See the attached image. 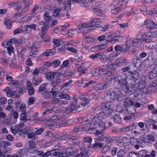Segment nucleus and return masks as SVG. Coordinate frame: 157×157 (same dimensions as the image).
Returning <instances> with one entry per match:
<instances>
[{
  "instance_id": "f257e3e1",
  "label": "nucleus",
  "mask_w": 157,
  "mask_h": 157,
  "mask_svg": "<svg viewBox=\"0 0 157 157\" xmlns=\"http://www.w3.org/2000/svg\"><path fill=\"white\" fill-rule=\"evenodd\" d=\"M66 151L65 152H55L53 151H48L45 153H44L43 151H36V150L33 151V153H35L36 155L41 157H48L51 156H58L59 157H68L70 156H75L77 157L76 153L77 149H74L72 147H68L67 149L65 148Z\"/></svg>"
},
{
  "instance_id": "f03ea898",
  "label": "nucleus",
  "mask_w": 157,
  "mask_h": 157,
  "mask_svg": "<svg viewBox=\"0 0 157 157\" xmlns=\"http://www.w3.org/2000/svg\"><path fill=\"white\" fill-rule=\"evenodd\" d=\"M101 111L99 113H97L96 115L93 116L92 115L88 116L86 118L83 119L84 122L86 124H89L91 121L95 123V119L98 116L102 117L104 118H106L110 116L113 112V110L108 106L107 104L102 102L101 103Z\"/></svg>"
},
{
  "instance_id": "7ed1b4c3",
  "label": "nucleus",
  "mask_w": 157,
  "mask_h": 157,
  "mask_svg": "<svg viewBox=\"0 0 157 157\" xmlns=\"http://www.w3.org/2000/svg\"><path fill=\"white\" fill-rule=\"evenodd\" d=\"M71 4V2L68 1L66 4L63 5L62 7L56 8L54 11V15L59 18L65 17V16L68 18L70 15L67 12L70 11Z\"/></svg>"
},
{
  "instance_id": "20e7f679",
  "label": "nucleus",
  "mask_w": 157,
  "mask_h": 157,
  "mask_svg": "<svg viewBox=\"0 0 157 157\" xmlns=\"http://www.w3.org/2000/svg\"><path fill=\"white\" fill-rule=\"evenodd\" d=\"M106 94L108 97L113 100H119L121 96V92L118 88L108 91Z\"/></svg>"
},
{
  "instance_id": "39448f33",
  "label": "nucleus",
  "mask_w": 157,
  "mask_h": 157,
  "mask_svg": "<svg viewBox=\"0 0 157 157\" xmlns=\"http://www.w3.org/2000/svg\"><path fill=\"white\" fill-rule=\"evenodd\" d=\"M101 118L105 119L101 116H98L95 119V123L94 126H95L99 128V131H102L105 129V123L101 120Z\"/></svg>"
},
{
  "instance_id": "423d86ee",
  "label": "nucleus",
  "mask_w": 157,
  "mask_h": 157,
  "mask_svg": "<svg viewBox=\"0 0 157 157\" xmlns=\"http://www.w3.org/2000/svg\"><path fill=\"white\" fill-rule=\"evenodd\" d=\"M95 28H92L90 23H83L79 25L78 28L76 31L78 32H82L84 33H86L84 31H90V30L94 29Z\"/></svg>"
},
{
  "instance_id": "0eeeda50",
  "label": "nucleus",
  "mask_w": 157,
  "mask_h": 157,
  "mask_svg": "<svg viewBox=\"0 0 157 157\" xmlns=\"http://www.w3.org/2000/svg\"><path fill=\"white\" fill-rule=\"evenodd\" d=\"M43 17L44 20L40 21L39 23V25H42L44 23L49 24L50 22L52 20V18L50 15V13L48 12L45 11L43 15Z\"/></svg>"
},
{
  "instance_id": "6e6552de",
  "label": "nucleus",
  "mask_w": 157,
  "mask_h": 157,
  "mask_svg": "<svg viewBox=\"0 0 157 157\" xmlns=\"http://www.w3.org/2000/svg\"><path fill=\"white\" fill-rule=\"evenodd\" d=\"M130 76V80L133 82H136L139 78V73L137 72V69L134 70H131L129 71Z\"/></svg>"
},
{
  "instance_id": "1a4fd4ad",
  "label": "nucleus",
  "mask_w": 157,
  "mask_h": 157,
  "mask_svg": "<svg viewBox=\"0 0 157 157\" xmlns=\"http://www.w3.org/2000/svg\"><path fill=\"white\" fill-rule=\"evenodd\" d=\"M81 106L77 105L75 102H72L67 107V110L68 111L75 112V111H79V109Z\"/></svg>"
},
{
  "instance_id": "9d476101",
  "label": "nucleus",
  "mask_w": 157,
  "mask_h": 157,
  "mask_svg": "<svg viewBox=\"0 0 157 157\" xmlns=\"http://www.w3.org/2000/svg\"><path fill=\"white\" fill-rule=\"evenodd\" d=\"M86 94L90 101L93 99H96L98 98L97 91L95 90L89 91Z\"/></svg>"
},
{
  "instance_id": "9b49d317",
  "label": "nucleus",
  "mask_w": 157,
  "mask_h": 157,
  "mask_svg": "<svg viewBox=\"0 0 157 157\" xmlns=\"http://www.w3.org/2000/svg\"><path fill=\"white\" fill-rule=\"evenodd\" d=\"M134 100L130 97H127L125 98L124 100V106L126 108L128 106H131L134 105Z\"/></svg>"
},
{
  "instance_id": "f8f14e48",
  "label": "nucleus",
  "mask_w": 157,
  "mask_h": 157,
  "mask_svg": "<svg viewBox=\"0 0 157 157\" xmlns=\"http://www.w3.org/2000/svg\"><path fill=\"white\" fill-rule=\"evenodd\" d=\"M132 63L136 67H139L142 64V60L139 56L134 58L132 59Z\"/></svg>"
},
{
  "instance_id": "ddd939ff",
  "label": "nucleus",
  "mask_w": 157,
  "mask_h": 157,
  "mask_svg": "<svg viewBox=\"0 0 157 157\" xmlns=\"http://www.w3.org/2000/svg\"><path fill=\"white\" fill-rule=\"evenodd\" d=\"M145 23L146 28L147 29H152L157 28V25L150 20L145 21Z\"/></svg>"
},
{
  "instance_id": "4468645a",
  "label": "nucleus",
  "mask_w": 157,
  "mask_h": 157,
  "mask_svg": "<svg viewBox=\"0 0 157 157\" xmlns=\"http://www.w3.org/2000/svg\"><path fill=\"white\" fill-rule=\"evenodd\" d=\"M128 2L127 0H114L112 3V6H122L125 5Z\"/></svg>"
},
{
  "instance_id": "2eb2a0df",
  "label": "nucleus",
  "mask_w": 157,
  "mask_h": 157,
  "mask_svg": "<svg viewBox=\"0 0 157 157\" xmlns=\"http://www.w3.org/2000/svg\"><path fill=\"white\" fill-rule=\"evenodd\" d=\"M43 25H44L41 28V31L42 32V33L41 35V37L42 38H43V37H44V35L47 33V32L48 30V29L50 27V26L49 24L44 23Z\"/></svg>"
},
{
  "instance_id": "dca6fc26",
  "label": "nucleus",
  "mask_w": 157,
  "mask_h": 157,
  "mask_svg": "<svg viewBox=\"0 0 157 157\" xmlns=\"http://www.w3.org/2000/svg\"><path fill=\"white\" fill-rule=\"evenodd\" d=\"M99 19L96 18H94L91 20L90 23L92 28L96 27H99L98 26L100 23V22L99 21Z\"/></svg>"
},
{
  "instance_id": "f3484780",
  "label": "nucleus",
  "mask_w": 157,
  "mask_h": 157,
  "mask_svg": "<svg viewBox=\"0 0 157 157\" xmlns=\"http://www.w3.org/2000/svg\"><path fill=\"white\" fill-rule=\"evenodd\" d=\"M117 82L121 87L123 88H125L128 83L126 78H121L120 79H118Z\"/></svg>"
},
{
  "instance_id": "a211bd4d",
  "label": "nucleus",
  "mask_w": 157,
  "mask_h": 157,
  "mask_svg": "<svg viewBox=\"0 0 157 157\" xmlns=\"http://www.w3.org/2000/svg\"><path fill=\"white\" fill-rule=\"evenodd\" d=\"M109 84L107 82L99 83L97 84L95 87L96 90H101L106 88L108 86Z\"/></svg>"
},
{
  "instance_id": "6ab92c4d",
  "label": "nucleus",
  "mask_w": 157,
  "mask_h": 157,
  "mask_svg": "<svg viewBox=\"0 0 157 157\" xmlns=\"http://www.w3.org/2000/svg\"><path fill=\"white\" fill-rule=\"evenodd\" d=\"M75 136V138H73L72 141H71V143H69L68 142H66L65 143V145H67V144H68L70 145V146L72 145L78 146L79 145V144L81 142L79 141H78L77 140V139L78 137L77 136Z\"/></svg>"
},
{
  "instance_id": "aec40b11",
  "label": "nucleus",
  "mask_w": 157,
  "mask_h": 157,
  "mask_svg": "<svg viewBox=\"0 0 157 157\" xmlns=\"http://www.w3.org/2000/svg\"><path fill=\"white\" fill-rule=\"evenodd\" d=\"M47 86V84L46 83H44L40 85L38 87V93L43 95L47 90L46 87Z\"/></svg>"
},
{
  "instance_id": "412c9836",
  "label": "nucleus",
  "mask_w": 157,
  "mask_h": 157,
  "mask_svg": "<svg viewBox=\"0 0 157 157\" xmlns=\"http://www.w3.org/2000/svg\"><path fill=\"white\" fill-rule=\"evenodd\" d=\"M157 76V67L151 70L149 72V78L153 79Z\"/></svg>"
},
{
  "instance_id": "4be33fe9",
  "label": "nucleus",
  "mask_w": 157,
  "mask_h": 157,
  "mask_svg": "<svg viewBox=\"0 0 157 157\" xmlns=\"http://www.w3.org/2000/svg\"><path fill=\"white\" fill-rule=\"evenodd\" d=\"M20 119L25 122H27L31 120V118L30 117L28 116L27 113L23 112L20 115Z\"/></svg>"
},
{
  "instance_id": "5701e85b",
  "label": "nucleus",
  "mask_w": 157,
  "mask_h": 157,
  "mask_svg": "<svg viewBox=\"0 0 157 157\" xmlns=\"http://www.w3.org/2000/svg\"><path fill=\"white\" fill-rule=\"evenodd\" d=\"M19 155L21 157L23 156H27L30 155V152L28 151L26 149H23L19 150L17 151Z\"/></svg>"
},
{
  "instance_id": "b1692460",
  "label": "nucleus",
  "mask_w": 157,
  "mask_h": 157,
  "mask_svg": "<svg viewBox=\"0 0 157 157\" xmlns=\"http://www.w3.org/2000/svg\"><path fill=\"white\" fill-rule=\"evenodd\" d=\"M112 118L116 123L120 124L121 122L122 118L119 114H115L112 116Z\"/></svg>"
},
{
  "instance_id": "393cba45",
  "label": "nucleus",
  "mask_w": 157,
  "mask_h": 157,
  "mask_svg": "<svg viewBox=\"0 0 157 157\" xmlns=\"http://www.w3.org/2000/svg\"><path fill=\"white\" fill-rule=\"evenodd\" d=\"M142 39L136 38L133 40L132 41V45L135 47L140 46L142 43Z\"/></svg>"
},
{
  "instance_id": "a878e982",
  "label": "nucleus",
  "mask_w": 157,
  "mask_h": 157,
  "mask_svg": "<svg viewBox=\"0 0 157 157\" xmlns=\"http://www.w3.org/2000/svg\"><path fill=\"white\" fill-rule=\"evenodd\" d=\"M42 79L41 78H37L35 76L33 77V84L35 86L39 85L41 82Z\"/></svg>"
},
{
  "instance_id": "bb28decb",
  "label": "nucleus",
  "mask_w": 157,
  "mask_h": 157,
  "mask_svg": "<svg viewBox=\"0 0 157 157\" xmlns=\"http://www.w3.org/2000/svg\"><path fill=\"white\" fill-rule=\"evenodd\" d=\"M90 125L86 124H84L83 127V130L86 131V133L87 134L92 133L93 129L92 128H90Z\"/></svg>"
},
{
  "instance_id": "cd10ccee",
  "label": "nucleus",
  "mask_w": 157,
  "mask_h": 157,
  "mask_svg": "<svg viewBox=\"0 0 157 157\" xmlns=\"http://www.w3.org/2000/svg\"><path fill=\"white\" fill-rule=\"evenodd\" d=\"M117 6H112V4L111 5V11L112 13L115 14L119 13L120 12V7Z\"/></svg>"
},
{
  "instance_id": "c85d7f7f",
  "label": "nucleus",
  "mask_w": 157,
  "mask_h": 157,
  "mask_svg": "<svg viewBox=\"0 0 157 157\" xmlns=\"http://www.w3.org/2000/svg\"><path fill=\"white\" fill-rule=\"evenodd\" d=\"M6 94L7 97H12L14 96V98H19V97L20 96V95H19L16 93V91L15 90L11 91V90L10 91L6 93Z\"/></svg>"
},
{
  "instance_id": "c756f323",
  "label": "nucleus",
  "mask_w": 157,
  "mask_h": 157,
  "mask_svg": "<svg viewBox=\"0 0 157 157\" xmlns=\"http://www.w3.org/2000/svg\"><path fill=\"white\" fill-rule=\"evenodd\" d=\"M114 70V67L113 64H110L108 67L107 66V75L110 76Z\"/></svg>"
},
{
  "instance_id": "7c9ffc66",
  "label": "nucleus",
  "mask_w": 157,
  "mask_h": 157,
  "mask_svg": "<svg viewBox=\"0 0 157 157\" xmlns=\"http://www.w3.org/2000/svg\"><path fill=\"white\" fill-rule=\"evenodd\" d=\"M103 144L101 143H96L94 144H90V147L94 149H96L102 147Z\"/></svg>"
},
{
  "instance_id": "2f4dec72",
  "label": "nucleus",
  "mask_w": 157,
  "mask_h": 157,
  "mask_svg": "<svg viewBox=\"0 0 157 157\" xmlns=\"http://www.w3.org/2000/svg\"><path fill=\"white\" fill-rule=\"evenodd\" d=\"M154 52L152 50H151V51L147 53L148 54V57L146 59V60L152 61L153 62H155V57L153 56Z\"/></svg>"
},
{
  "instance_id": "473e14b6",
  "label": "nucleus",
  "mask_w": 157,
  "mask_h": 157,
  "mask_svg": "<svg viewBox=\"0 0 157 157\" xmlns=\"http://www.w3.org/2000/svg\"><path fill=\"white\" fill-rule=\"evenodd\" d=\"M91 151L90 150H88L86 151H82L80 154H78L77 155V157H83V156H90V154H91Z\"/></svg>"
},
{
  "instance_id": "72a5a7b5",
  "label": "nucleus",
  "mask_w": 157,
  "mask_h": 157,
  "mask_svg": "<svg viewBox=\"0 0 157 157\" xmlns=\"http://www.w3.org/2000/svg\"><path fill=\"white\" fill-rule=\"evenodd\" d=\"M125 88H126L125 91L127 94L128 95H131L133 93L134 90L131 85H127Z\"/></svg>"
},
{
  "instance_id": "f704fd0d",
  "label": "nucleus",
  "mask_w": 157,
  "mask_h": 157,
  "mask_svg": "<svg viewBox=\"0 0 157 157\" xmlns=\"http://www.w3.org/2000/svg\"><path fill=\"white\" fill-rule=\"evenodd\" d=\"M140 84H141L139 82H131L130 83L131 86H132V87L134 90L137 89H141L142 87H140Z\"/></svg>"
},
{
  "instance_id": "c9c22d12",
  "label": "nucleus",
  "mask_w": 157,
  "mask_h": 157,
  "mask_svg": "<svg viewBox=\"0 0 157 157\" xmlns=\"http://www.w3.org/2000/svg\"><path fill=\"white\" fill-rule=\"evenodd\" d=\"M37 48L35 47H32L31 48V54L29 56L30 58H31V56L35 57L36 56V52H37Z\"/></svg>"
},
{
  "instance_id": "e433bc0d",
  "label": "nucleus",
  "mask_w": 157,
  "mask_h": 157,
  "mask_svg": "<svg viewBox=\"0 0 157 157\" xmlns=\"http://www.w3.org/2000/svg\"><path fill=\"white\" fill-rule=\"evenodd\" d=\"M56 53V52L54 51H52V49H48L46 50L45 52L43 53L42 54L44 55H45L46 56H52L54 55Z\"/></svg>"
},
{
  "instance_id": "4c0bfd02",
  "label": "nucleus",
  "mask_w": 157,
  "mask_h": 157,
  "mask_svg": "<svg viewBox=\"0 0 157 157\" xmlns=\"http://www.w3.org/2000/svg\"><path fill=\"white\" fill-rule=\"evenodd\" d=\"M55 75V72L48 73L46 75V78L48 80H52L54 79Z\"/></svg>"
},
{
  "instance_id": "58836bf2",
  "label": "nucleus",
  "mask_w": 157,
  "mask_h": 157,
  "mask_svg": "<svg viewBox=\"0 0 157 157\" xmlns=\"http://www.w3.org/2000/svg\"><path fill=\"white\" fill-rule=\"evenodd\" d=\"M53 42L55 45H56L57 47L59 46L60 45L62 44L63 43V40L60 39H53Z\"/></svg>"
},
{
  "instance_id": "ea45409f",
  "label": "nucleus",
  "mask_w": 157,
  "mask_h": 157,
  "mask_svg": "<svg viewBox=\"0 0 157 157\" xmlns=\"http://www.w3.org/2000/svg\"><path fill=\"white\" fill-rule=\"evenodd\" d=\"M23 2L25 5V8L24 9L25 10H28L27 8L33 2L31 0H25Z\"/></svg>"
},
{
  "instance_id": "a19ab883",
  "label": "nucleus",
  "mask_w": 157,
  "mask_h": 157,
  "mask_svg": "<svg viewBox=\"0 0 157 157\" xmlns=\"http://www.w3.org/2000/svg\"><path fill=\"white\" fill-rule=\"evenodd\" d=\"M59 97L60 99H64L68 100L71 99L70 96L66 94L60 93L59 95Z\"/></svg>"
},
{
  "instance_id": "79ce46f5",
  "label": "nucleus",
  "mask_w": 157,
  "mask_h": 157,
  "mask_svg": "<svg viewBox=\"0 0 157 157\" xmlns=\"http://www.w3.org/2000/svg\"><path fill=\"white\" fill-rule=\"evenodd\" d=\"M98 70L99 75L105 74L107 75V66L104 67L103 68H100Z\"/></svg>"
},
{
  "instance_id": "37998d69",
  "label": "nucleus",
  "mask_w": 157,
  "mask_h": 157,
  "mask_svg": "<svg viewBox=\"0 0 157 157\" xmlns=\"http://www.w3.org/2000/svg\"><path fill=\"white\" fill-rule=\"evenodd\" d=\"M36 27V25L35 24H32L31 25H26V30L27 31H31L32 29L35 30Z\"/></svg>"
},
{
  "instance_id": "c03bdc74",
  "label": "nucleus",
  "mask_w": 157,
  "mask_h": 157,
  "mask_svg": "<svg viewBox=\"0 0 157 157\" xmlns=\"http://www.w3.org/2000/svg\"><path fill=\"white\" fill-rule=\"evenodd\" d=\"M117 63L124 64L127 62V59L126 58H119L116 59Z\"/></svg>"
},
{
  "instance_id": "a18cd8bd",
  "label": "nucleus",
  "mask_w": 157,
  "mask_h": 157,
  "mask_svg": "<svg viewBox=\"0 0 157 157\" xmlns=\"http://www.w3.org/2000/svg\"><path fill=\"white\" fill-rule=\"evenodd\" d=\"M105 43L102 44H101L98 46H95L94 48L96 49H97L98 50L100 51L102 49H104L106 47V44H107L106 43V40H105V42H104Z\"/></svg>"
},
{
  "instance_id": "49530a36",
  "label": "nucleus",
  "mask_w": 157,
  "mask_h": 157,
  "mask_svg": "<svg viewBox=\"0 0 157 157\" xmlns=\"http://www.w3.org/2000/svg\"><path fill=\"white\" fill-rule=\"evenodd\" d=\"M27 137L28 139H31L32 140H34L37 138V136L35 133L30 132L27 133Z\"/></svg>"
},
{
  "instance_id": "de8ad7c7",
  "label": "nucleus",
  "mask_w": 157,
  "mask_h": 157,
  "mask_svg": "<svg viewBox=\"0 0 157 157\" xmlns=\"http://www.w3.org/2000/svg\"><path fill=\"white\" fill-rule=\"evenodd\" d=\"M153 63L151 61L145 59L144 62V65L145 67H149L153 65Z\"/></svg>"
},
{
  "instance_id": "09e8293b",
  "label": "nucleus",
  "mask_w": 157,
  "mask_h": 157,
  "mask_svg": "<svg viewBox=\"0 0 157 157\" xmlns=\"http://www.w3.org/2000/svg\"><path fill=\"white\" fill-rule=\"evenodd\" d=\"M75 136L71 134H67L63 136V139L66 141H68L70 140H71L72 141L73 138L75 137Z\"/></svg>"
},
{
  "instance_id": "8fccbe9b",
  "label": "nucleus",
  "mask_w": 157,
  "mask_h": 157,
  "mask_svg": "<svg viewBox=\"0 0 157 157\" xmlns=\"http://www.w3.org/2000/svg\"><path fill=\"white\" fill-rule=\"evenodd\" d=\"M146 124L148 126H151L153 123L156 122V121L152 119L147 118L145 121Z\"/></svg>"
},
{
  "instance_id": "3c124183",
  "label": "nucleus",
  "mask_w": 157,
  "mask_h": 157,
  "mask_svg": "<svg viewBox=\"0 0 157 157\" xmlns=\"http://www.w3.org/2000/svg\"><path fill=\"white\" fill-rule=\"evenodd\" d=\"M79 98L83 101H85L87 103L89 102L90 100L89 98L87 96V95H82L79 97Z\"/></svg>"
},
{
  "instance_id": "603ef678",
  "label": "nucleus",
  "mask_w": 157,
  "mask_h": 157,
  "mask_svg": "<svg viewBox=\"0 0 157 157\" xmlns=\"http://www.w3.org/2000/svg\"><path fill=\"white\" fill-rule=\"evenodd\" d=\"M104 138L105 139L106 142L107 144H110L112 141L114 140V137H112L111 136H105Z\"/></svg>"
},
{
  "instance_id": "864d4df0",
  "label": "nucleus",
  "mask_w": 157,
  "mask_h": 157,
  "mask_svg": "<svg viewBox=\"0 0 157 157\" xmlns=\"http://www.w3.org/2000/svg\"><path fill=\"white\" fill-rule=\"evenodd\" d=\"M126 152L124 150H120L117 153V156L118 157H122L125 155Z\"/></svg>"
},
{
  "instance_id": "5fc2aeb1",
  "label": "nucleus",
  "mask_w": 157,
  "mask_h": 157,
  "mask_svg": "<svg viewBox=\"0 0 157 157\" xmlns=\"http://www.w3.org/2000/svg\"><path fill=\"white\" fill-rule=\"evenodd\" d=\"M4 25H6V27L7 29H10L12 26L11 21L10 20L6 21L4 22Z\"/></svg>"
},
{
  "instance_id": "6e6d98bb",
  "label": "nucleus",
  "mask_w": 157,
  "mask_h": 157,
  "mask_svg": "<svg viewBox=\"0 0 157 157\" xmlns=\"http://www.w3.org/2000/svg\"><path fill=\"white\" fill-rule=\"evenodd\" d=\"M92 9L94 13L98 16H101L102 14L101 11L100 9L97 8H93Z\"/></svg>"
},
{
  "instance_id": "4d7b16f0",
  "label": "nucleus",
  "mask_w": 157,
  "mask_h": 157,
  "mask_svg": "<svg viewBox=\"0 0 157 157\" xmlns=\"http://www.w3.org/2000/svg\"><path fill=\"white\" fill-rule=\"evenodd\" d=\"M1 63L3 64L4 65L8 66V61H10L9 59L6 58H1Z\"/></svg>"
},
{
  "instance_id": "13d9d810",
  "label": "nucleus",
  "mask_w": 157,
  "mask_h": 157,
  "mask_svg": "<svg viewBox=\"0 0 157 157\" xmlns=\"http://www.w3.org/2000/svg\"><path fill=\"white\" fill-rule=\"evenodd\" d=\"M29 148L31 149H33L35 147V142L33 140H30L29 141Z\"/></svg>"
},
{
  "instance_id": "bf43d9fd",
  "label": "nucleus",
  "mask_w": 157,
  "mask_h": 157,
  "mask_svg": "<svg viewBox=\"0 0 157 157\" xmlns=\"http://www.w3.org/2000/svg\"><path fill=\"white\" fill-rule=\"evenodd\" d=\"M52 91H48L47 90L43 94V95H44L46 98H50L52 96Z\"/></svg>"
},
{
  "instance_id": "052dcab7",
  "label": "nucleus",
  "mask_w": 157,
  "mask_h": 157,
  "mask_svg": "<svg viewBox=\"0 0 157 157\" xmlns=\"http://www.w3.org/2000/svg\"><path fill=\"white\" fill-rule=\"evenodd\" d=\"M52 63H53V66L54 67H56L60 65L61 62L59 60L56 59L54 60L53 62H52Z\"/></svg>"
},
{
  "instance_id": "680f3d73",
  "label": "nucleus",
  "mask_w": 157,
  "mask_h": 157,
  "mask_svg": "<svg viewBox=\"0 0 157 157\" xmlns=\"http://www.w3.org/2000/svg\"><path fill=\"white\" fill-rule=\"evenodd\" d=\"M157 13V4L155 5L153 10H150L149 12V14L153 15L156 14Z\"/></svg>"
},
{
  "instance_id": "e2e57ef3",
  "label": "nucleus",
  "mask_w": 157,
  "mask_h": 157,
  "mask_svg": "<svg viewBox=\"0 0 157 157\" xmlns=\"http://www.w3.org/2000/svg\"><path fill=\"white\" fill-rule=\"evenodd\" d=\"M59 120V117L57 115L53 116L50 119V122H57Z\"/></svg>"
},
{
  "instance_id": "0e129e2a",
  "label": "nucleus",
  "mask_w": 157,
  "mask_h": 157,
  "mask_svg": "<svg viewBox=\"0 0 157 157\" xmlns=\"http://www.w3.org/2000/svg\"><path fill=\"white\" fill-rule=\"evenodd\" d=\"M100 55V53H95L90 56L89 58L90 59H94L96 58H97Z\"/></svg>"
},
{
  "instance_id": "69168bd1",
  "label": "nucleus",
  "mask_w": 157,
  "mask_h": 157,
  "mask_svg": "<svg viewBox=\"0 0 157 157\" xmlns=\"http://www.w3.org/2000/svg\"><path fill=\"white\" fill-rule=\"evenodd\" d=\"M90 74L92 76L97 75L98 74V70L97 69H94L91 71Z\"/></svg>"
},
{
  "instance_id": "338daca9",
  "label": "nucleus",
  "mask_w": 157,
  "mask_h": 157,
  "mask_svg": "<svg viewBox=\"0 0 157 157\" xmlns=\"http://www.w3.org/2000/svg\"><path fill=\"white\" fill-rule=\"evenodd\" d=\"M60 100L58 98H53L52 101V103L54 104H57L60 105Z\"/></svg>"
},
{
  "instance_id": "774afa93",
  "label": "nucleus",
  "mask_w": 157,
  "mask_h": 157,
  "mask_svg": "<svg viewBox=\"0 0 157 157\" xmlns=\"http://www.w3.org/2000/svg\"><path fill=\"white\" fill-rule=\"evenodd\" d=\"M79 3L80 5L83 7H86L87 2L86 0H81L80 1Z\"/></svg>"
}]
</instances>
